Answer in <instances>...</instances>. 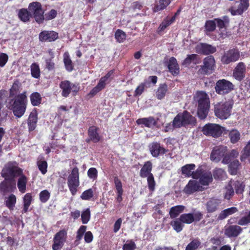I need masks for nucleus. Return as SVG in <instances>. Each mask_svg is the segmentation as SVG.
Masks as SVG:
<instances>
[{"mask_svg": "<svg viewBox=\"0 0 250 250\" xmlns=\"http://www.w3.org/2000/svg\"><path fill=\"white\" fill-rule=\"evenodd\" d=\"M197 52L201 54L208 55L213 54L216 51V48L210 44L205 43H201L196 47Z\"/></svg>", "mask_w": 250, "mask_h": 250, "instance_id": "nucleus-18", "label": "nucleus"}, {"mask_svg": "<svg viewBox=\"0 0 250 250\" xmlns=\"http://www.w3.org/2000/svg\"><path fill=\"white\" fill-rule=\"evenodd\" d=\"M22 174V170L12 163H9L2 170V176L5 180L0 184V192L3 194L11 192L16 189L14 177Z\"/></svg>", "mask_w": 250, "mask_h": 250, "instance_id": "nucleus-2", "label": "nucleus"}, {"mask_svg": "<svg viewBox=\"0 0 250 250\" xmlns=\"http://www.w3.org/2000/svg\"><path fill=\"white\" fill-rule=\"evenodd\" d=\"M18 179L17 186L19 190L21 193H24L26 190V186L27 182V178L21 174Z\"/></svg>", "mask_w": 250, "mask_h": 250, "instance_id": "nucleus-40", "label": "nucleus"}, {"mask_svg": "<svg viewBox=\"0 0 250 250\" xmlns=\"http://www.w3.org/2000/svg\"><path fill=\"white\" fill-rule=\"evenodd\" d=\"M250 224V210L248 214L241 217L238 221V224L240 226H246Z\"/></svg>", "mask_w": 250, "mask_h": 250, "instance_id": "nucleus-56", "label": "nucleus"}, {"mask_svg": "<svg viewBox=\"0 0 250 250\" xmlns=\"http://www.w3.org/2000/svg\"><path fill=\"white\" fill-rule=\"evenodd\" d=\"M238 211L237 208L232 207L225 209L220 212L218 217V220H224L229 216L232 215Z\"/></svg>", "mask_w": 250, "mask_h": 250, "instance_id": "nucleus-30", "label": "nucleus"}, {"mask_svg": "<svg viewBox=\"0 0 250 250\" xmlns=\"http://www.w3.org/2000/svg\"><path fill=\"white\" fill-rule=\"evenodd\" d=\"M77 167H74L71 173L68 177L67 184L69 190L73 195L77 191V188L79 186V171Z\"/></svg>", "mask_w": 250, "mask_h": 250, "instance_id": "nucleus-12", "label": "nucleus"}, {"mask_svg": "<svg viewBox=\"0 0 250 250\" xmlns=\"http://www.w3.org/2000/svg\"><path fill=\"white\" fill-rule=\"evenodd\" d=\"M93 195V190L92 189L90 188L83 192L81 196V197L83 200H87L92 198Z\"/></svg>", "mask_w": 250, "mask_h": 250, "instance_id": "nucleus-58", "label": "nucleus"}, {"mask_svg": "<svg viewBox=\"0 0 250 250\" xmlns=\"http://www.w3.org/2000/svg\"><path fill=\"white\" fill-rule=\"evenodd\" d=\"M30 98L31 103L33 106H38L41 103L42 98L38 92H35L32 93Z\"/></svg>", "mask_w": 250, "mask_h": 250, "instance_id": "nucleus-45", "label": "nucleus"}, {"mask_svg": "<svg viewBox=\"0 0 250 250\" xmlns=\"http://www.w3.org/2000/svg\"><path fill=\"white\" fill-rule=\"evenodd\" d=\"M242 228L238 225H230L225 229V234L229 238L236 237L242 231Z\"/></svg>", "mask_w": 250, "mask_h": 250, "instance_id": "nucleus-19", "label": "nucleus"}, {"mask_svg": "<svg viewBox=\"0 0 250 250\" xmlns=\"http://www.w3.org/2000/svg\"><path fill=\"white\" fill-rule=\"evenodd\" d=\"M123 250H135L136 245L133 240H127L126 243L123 245Z\"/></svg>", "mask_w": 250, "mask_h": 250, "instance_id": "nucleus-55", "label": "nucleus"}, {"mask_svg": "<svg viewBox=\"0 0 250 250\" xmlns=\"http://www.w3.org/2000/svg\"><path fill=\"white\" fill-rule=\"evenodd\" d=\"M194 164H187L181 167L182 174L187 177H190L192 175V170L195 168Z\"/></svg>", "mask_w": 250, "mask_h": 250, "instance_id": "nucleus-33", "label": "nucleus"}, {"mask_svg": "<svg viewBox=\"0 0 250 250\" xmlns=\"http://www.w3.org/2000/svg\"><path fill=\"white\" fill-rule=\"evenodd\" d=\"M204 188L200 185V183L195 180H190L188 184L186 186L184 191L187 194H192L193 193L203 191Z\"/></svg>", "mask_w": 250, "mask_h": 250, "instance_id": "nucleus-16", "label": "nucleus"}, {"mask_svg": "<svg viewBox=\"0 0 250 250\" xmlns=\"http://www.w3.org/2000/svg\"><path fill=\"white\" fill-rule=\"evenodd\" d=\"M152 169V164L151 161H147L145 162L143 166L140 171L139 175L142 178H146L151 174Z\"/></svg>", "mask_w": 250, "mask_h": 250, "instance_id": "nucleus-24", "label": "nucleus"}, {"mask_svg": "<svg viewBox=\"0 0 250 250\" xmlns=\"http://www.w3.org/2000/svg\"><path fill=\"white\" fill-rule=\"evenodd\" d=\"M57 15V11L54 9L51 10L49 12L45 14L44 16V20H51L53 19H54Z\"/></svg>", "mask_w": 250, "mask_h": 250, "instance_id": "nucleus-63", "label": "nucleus"}, {"mask_svg": "<svg viewBox=\"0 0 250 250\" xmlns=\"http://www.w3.org/2000/svg\"><path fill=\"white\" fill-rule=\"evenodd\" d=\"M31 73L33 77L39 78L40 77V69L39 65L36 63H33L31 65Z\"/></svg>", "mask_w": 250, "mask_h": 250, "instance_id": "nucleus-48", "label": "nucleus"}, {"mask_svg": "<svg viewBox=\"0 0 250 250\" xmlns=\"http://www.w3.org/2000/svg\"><path fill=\"white\" fill-rule=\"evenodd\" d=\"M37 165L39 170L42 174H45L47 172V163L45 160H40L37 161Z\"/></svg>", "mask_w": 250, "mask_h": 250, "instance_id": "nucleus-53", "label": "nucleus"}, {"mask_svg": "<svg viewBox=\"0 0 250 250\" xmlns=\"http://www.w3.org/2000/svg\"><path fill=\"white\" fill-rule=\"evenodd\" d=\"M90 216V210L88 208H87L81 215L83 223L86 224L89 220Z\"/></svg>", "mask_w": 250, "mask_h": 250, "instance_id": "nucleus-60", "label": "nucleus"}, {"mask_svg": "<svg viewBox=\"0 0 250 250\" xmlns=\"http://www.w3.org/2000/svg\"><path fill=\"white\" fill-rule=\"evenodd\" d=\"M172 124L173 127L175 128L186 127L189 125L194 126L197 125V120L189 112L184 110L183 112L177 114L174 118Z\"/></svg>", "mask_w": 250, "mask_h": 250, "instance_id": "nucleus-5", "label": "nucleus"}, {"mask_svg": "<svg viewBox=\"0 0 250 250\" xmlns=\"http://www.w3.org/2000/svg\"><path fill=\"white\" fill-rule=\"evenodd\" d=\"M170 225L172 227L173 229L177 232H181L184 227V224L180 217L175 218L174 220L171 221L170 223Z\"/></svg>", "mask_w": 250, "mask_h": 250, "instance_id": "nucleus-34", "label": "nucleus"}, {"mask_svg": "<svg viewBox=\"0 0 250 250\" xmlns=\"http://www.w3.org/2000/svg\"><path fill=\"white\" fill-rule=\"evenodd\" d=\"M234 85L230 82L223 79L217 81L215 86L216 92L219 95H226L234 89Z\"/></svg>", "mask_w": 250, "mask_h": 250, "instance_id": "nucleus-11", "label": "nucleus"}, {"mask_svg": "<svg viewBox=\"0 0 250 250\" xmlns=\"http://www.w3.org/2000/svg\"><path fill=\"white\" fill-rule=\"evenodd\" d=\"M214 20L216 25L219 28V30L226 28L227 24H228L229 23V19L226 16L223 17V20L220 18H215Z\"/></svg>", "mask_w": 250, "mask_h": 250, "instance_id": "nucleus-43", "label": "nucleus"}, {"mask_svg": "<svg viewBox=\"0 0 250 250\" xmlns=\"http://www.w3.org/2000/svg\"><path fill=\"white\" fill-rule=\"evenodd\" d=\"M63 62L65 68L67 71H71L73 69V63L69 58L68 52H65L63 54Z\"/></svg>", "mask_w": 250, "mask_h": 250, "instance_id": "nucleus-46", "label": "nucleus"}, {"mask_svg": "<svg viewBox=\"0 0 250 250\" xmlns=\"http://www.w3.org/2000/svg\"><path fill=\"white\" fill-rule=\"evenodd\" d=\"M179 217L184 224H190L194 222L200 221L203 218V214L200 211L195 213H183Z\"/></svg>", "mask_w": 250, "mask_h": 250, "instance_id": "nucleus-14", "label": "nucleus"}, {"mask_svg": "<svg viewBox=\"0 0 250 250\" xmlns=\"http://www.w3.org/2000/svg\"><path fill=\"white\" fill-rule=\"evenodd\" d=\"M21 84L16 80L9 89V97L5 102L6 107L11 110L15 116L21 118L24 114L27 103V92L19 94Z\"/></svg>", "mask_w": 250, "mask_h": 250, "instance_id": "nucleus-1", "label": "nucleus"}, {"mask_svg": "<svg viewBox=\"0 0 250 250\" xmlns=\"http://www.w3.org/2000/svg\"><path fill=\"white\" fill-rule=\"evenodd\" d=\"M249 6L250 0H236L228 11L232 16H240L249 9Z\"/></svg>", "mask_w": 250, "mask_h": 250, "instance_id": "nucleus-9", "label": "nucleus"}, {"mask_svg": "<svg viewBox=\"0 0 250 250\" xmlns=\"http://www.w3.org/2000/svg\"><path fill=\"white\" fill-rule=\"evenodd\" d=\"M5 204L10 210H13L16 203V196L13 194H10L8 197L5 198Z\"/></svg>", "mask_w": 250, "mask_h": 250, "instance_id": "nucleus-41", "label": "nucleus"}, {"mask_svg": "<svg viewBox=\"0 0 250 250\" xmlns=\"http://www.w3.org/2000/svg\"><path fill=\"white\" fill-rule=\"evenodd\" d=\"M58 37V33L53 31H44L39 35V39L42 42L54 41Z\"/></svg>", "mask_w": 250, "mask_h": 250, "instance_id": "nucleus-20", "label": "nucleus"}, {"mask_svg": "<svg viewBox=\"0 0 250 250\" xmlns=\"http://www.w3.org/2000/svg\"><path fill=\"white\" fill-rule=\"evenodd\" d=\"M194 101L197 103V114L201 120L207 117L210 107V100L208 95L203 91H198L194 96Z\"/></svg>", "mask_w": 250, "mask_h": 250, "instance_id": "nucleus-4", "label": "nucleus"}, {"mask_svg": "<svg viewBox=\"0 0 250 250\" xmlns=\"http://www.w3.org/2000/svg\"><path fill=\"white\" fill-rule=\"evenodd\" d=\"M216 62L214 57L212 55H208L203 59V64L197 66L196 69L198 68L197 73L198 75L205 76L208 75L213 73L216 66Z\"/></svg>", "mask_w": 250, "mask_h": 250, "instance_id": "nucleus-6", "label": "nucleus"}, {"mask_svg": "<svg viewBox=\"0 0 250 250\" xmlns=\"http://www.w3.org/2000/svg\"><path fill=\"white\" fill-rule=\"evenodd\" d=\"M167 67L169 71L174 76H177L180 73L179 66L176 59L172 57L170 58L167 62Z\"/></svg>", "mask_w": 250, "mask_h": 250, "instance_id": "nucleus-22", "label": "nucleus"}, {"mask_svg": "<svg viewBox=\"0 0 250 250\" xmlns=\"http://www.w3.org/2000/svg\"><path fill=\"white\" fill-rule=\"evenodd\" d=\"M167 91V86L166 83L161 84L156 92V97L159 100L163 99L165 96Z\"/></svg>", "mask_w": 250, "mask_h": 250, "instance_id": "nucleus-36", "label": "nucleus"}, {"mask_svg": "<svg viewBox=\"0 0 250 250\" xmlns=\"http://www.w3.org/2000/svg\"><path fill=\"white\" fill-rule=\"evenodd\" d=\"M228 135L230 142L233 144H236L240 139V133L237 129L231 130L229 131Z\"/></svg>", "mask_w": 250, "mask_h": 250, "instance_id": "nucleus-37", "label": "nucleus"}, {"mask_svg": "<svg viewBox=\"0 0 250 250\" xmlns=\"http://www.w3.org/2000/svg\"><path fill=\"white\" fill-rule=\"evenodd\" d=\"M28 9L29 11L26 9H21L19 11L18 16L21 21L27 22L29 21L30 18L33 16L38 23H41L43 22L44 11L40 2H33L30 3Z\"/></svg>", "mask_w": 250, "mask_h": 250, "instance_id": "nucleus-3", "label": "nucleus"}, {"mask_svg": "<svg viewBox=\"0 0 250 250\" xmlns=\"http://www.w3.org/2000/svg\"><path fill=\"white\" fill-rule=\"evenodd\" d=\"M149 150L151 155L155 158H157L160 155H163L167 153L169 150L165 148L159 142H153L149 144Z\"/></svg>", "mask_w": 250, "mask_h": 250, "instance_id": "nucleus-13", "label": "nucleus"}, {"mask_svg": "<svg viewBox=\"0 0 250 250\" xmlns=\"http://www.w3.org/2000/svg\"><path fill=\"white\" fill-rule=\"evenodd\" d=\"M171 2V0H160L159 3L156 4L153 8L154 12H158L165 9Z\"/></svg>", "mask_w": 250, "mask_h": 250, "instance_id": "nucleus-39", "label": "nucleus"}, {"mask_svg": "<svg viewBox=\"0 0 250 250\" xmlns=\"http://www.w3.org/2000/svg\"><path fill=\"white\" fill-rule=\"evenodd\" d=\"M225 131L226 129L225 127L213 124H207L203 128V132L204 134L211 136L215 138L220 136L223 132L227 134Z\"/></svg>", "mask_w": 250, "mask_h": 250, "instance_id": "nucleus-10", "label": "nucleus"}, {"mask_svg": "<svg viewBox=\"0 0 250 250\" xmlns=\"http://www.w3.org/2000/svg\"><path fill=\"white\" fill-rule=\"evenodd\" d=\"M86 226H81V227L79 228V229L77 231V236H76L77 240H78V241L80 240L82 238L84 232L86 231Z\"/></svg>", "mask_w": 250, "mask_h": 250, "instance_id": "nucleus-64", "label": "nucleus"}, {"mask_svg": "<svg viewBox=\"0 0 250 250\" xmlns=\"http://www.w3.org/2000/svg\"><path fill=\"white\" fill-rule=\"evenodd\" d=\"M240 163L238 160H234L229 165V172L232 175H235L237 174L239 170Z\"/></svg>", "mask_w": 250, "mask_h": 250, "instance_id": "nucleus-38", "label": "nucleus"}, {"mask_svg": "<svg viewBox=\"0 0 250 250\" xmlns=\"http://www.w3.org/2000/svg\"><path fill=\"white\" fill-rule=\"evenodd\" d=\"M66 236V232L64 230H62L57 232L55 237L56 238H57L58 240L62 241L64 243L65 241Z\"/></svg>", "mask_w": 250, "mask_h": 250, "instance_id": "nucleus-61", "label": "nucleus"}, {"mask_svg": "<svg viewBox=\"0 0 250 250\" xmlns=\"http://www.w3.org/2000/svg\"><path fill=\"white\" fill-rule=\"evenodd\" d=\"M212 175L211 172L205 171L199 179V183L203 186H208L212 181Z\"/></svg>", "mask_w": 250, "mask_h": 250, "instance_id": "nucleus-35", "label": "nucleus"}, {"mask_svg": "<svg viewBox=\"0 0 250 250\" xmlns=\"http://www.w3.org/2000/svg\"><path fill=\"white\" fill-rule=\"evenodd\" d=\"M220 203V200L214 198H210L206 203L208 212L212 213L215 211Z\"/></svg>", "mask_w": 250, "mask_h": 250, "instance_id": "nucleus-25", "label": "nucleus"}, {"mask_svg": "<svg viewBox=\"0 0 250 250\" xmlns=\"http://www.w3.org/2000/svg\"><path fill=\"white\" fill-rule=\"evenodd\" d=\"M174 21V18H169L167 17L160 24L157 29V33L160 34L168 26L171 25Z\"/></svg>", "mask_w": 250, "mask_h": 250, "instance_id": "nucleus-31", "label": "nucleus"}, {"mask_svg": "<svg viewBox=\"0 0 250 250\" xmlns=\"http://www.w3.org/2000/svg\"><path fill=\"white\" fill-rule=\"evenodd\" d=\"M246 65L243 62H239L233 72V77L239 81H242L245 76Z\"/></svg>", "mask_w": 250, "mask_h": 250, "instance_id": "nucleus-17", "label": "nucleus"}, {"mask_svg": "<svg viewBox=\"0 0 250 250\" xmlns=\"http://www.w3.org/2000/svg\"><path fill=\"white\" fill-rule=\"evenodd\" d=\"M201 246V242L198 238L193 239L187 246L185 250H197Z\"/></svg>", "mask_w": 250, "mask_h": 250, "instance_id": "nucleus-42", "label": "nucleus"}, {"mask_svg": "<svg viewBox=\"0 0 250 250\" xmlns=\"http://www.w3.org/2000/svg\"><path fill=\"white\" fill-rule=\"evenodd\" d=\"M200 62V58L197 54H192L188 55L187 57L184 59L182 63V65L188 66L191 63L197 64Z\"/></svg>", "mask_w": 250, "mask_h": 250, "instance_id": "nucleus-27", "label": "nucleus"}, {"mask_svg": "<svg viewBox=\"0 0 250 250\" xmlns=\"http://www.w3.org/2000/svg\"><path fill=\"white\" fill-rule=\"evenodd\" d=\"M136 123L138 125H144L146 127L151 128L156 125L157 121L153 117L149 116L137 119Z\"/></svg>", "mask_w": 250, "mask_h": 250, "instance_id": "nucleus-21", "label": "nucleus"}, {"mask_svg": "<svg viewBox=\"0 0 250 250\" xmlns=\"http://www.w3.org/2000/svg\"><path fill=\"white\" fill-rule=\"evenodd\" d=\"M205 171L203 168L199 167L195 171H192L191 177L194 179H200Z\"/></svg>", "mask_w": 250, "mask_h": 250, "instance_id": "nucleus-59", "label": "nucleus"}, {"mask_svg": "<svg viewBox=\"0 0 250 250\" xmlns=\"http://www.w3.org/2000/svg\"><path fill=\"white\" fill-rule=\"evenodd\" d=\"M50 194L47 190H44L40 193V199L42 203L46 202L49 199Z\"/></svg>", "mask_w": 250, "mask_h": 250, "instance_id": "nucleus-57", "label": "nucleus"}, {"mask_svg": "<svg viewBox=\"0 0 250 250\" xmlns=\"http://www.w3.org/2000/svg\"><path fill=\"white\" fill-rule=\"evenodd\" d=\"M107 83H108L101 77L97 85L95 86V94L104 89Z\"/></svg>", "mask_w": 250, "mask_h": 250, "instance_id": "nucleus-52", "label": "nucleus"}, {"mask_svg": "<svg viewBox=\"0 0 250 250\" xmlns=\"http://www.w3.org/2000/svg\"><path fill=\"white\" fill-rule=\"evenodd\" d=\"M147 182L148 189L150 191H154L155 189L156 182L154 180V177L153 174H151L147 176Z\"/></svg>", "mask_w": 250, "mask_h": 250, "instance_id": "nucleus-51", "label": "nucleus"}, {"mask_svg": "<svg viewBox=\"0 0 250 250\" xmlns=\"http://www.w3.org/2000/svg\"><path fill=\"white\" fill-rule=\"evenodd\" d=\"M32 200V197L31 193H26L23 197V208L22 210V213H26L28 210V208L30 206Z\"/></svg>", "mask_w": 250, "mask_h": 250, "instance_id": "nucleus-44", "label": "nucleus"}, {"mask_svg": "<svg viewBox=\"0 0 250 250\" xmlns=\"http://www.w3.org/2000/svg\"><path fill=\"white\" fill-rule=\"evenodd\" d=\"M240 57V51L237 48H229L224 52L220 61L223 64H229L239 60Z\"/></svg>", "mask_w": 250, "mask_h": 250, "instance_id": "nucleus-8", "label": "nucleus"}, {"mask_svg": "<svg viewBox=\"0 0 250 250\" xmlns=\"http://www.w3.org/2000/svg\"><path fill=\"white\" fill-rule=\"evenodd\" d=\"M185 208L183 205H177L170 208L169 215L171 218H176L180 213L183 212Z\"/></svg>", "mask_w": 250, "mask_h": 250, "instance_id": "nucleus-29", "label": "nucleus"}, {"mask_svg": "<svg viewBox=\"0 0 250 250\" xmlns=\"http://www.w3.org/2000/svg\"><path fill=\"white\" fill-rule=\"evenodd\" d=\"M64 243L62 241L59 240L57 238L55 237L54 238V244L52 246V249L53 250H58L61 249Z\"/></svg>", "mask_w": 250, "mask_h": 250, "instance_id": "nucleus-62", "label": "nucleus"}, {"mask_svg": "<svg viewBox=\"0 0 250 250\" xmlns=\"http://www.w3.org/2000/svg\"><path fill=\"white\" fill-rule=\"evenodd\" d=\"M235 192L237 194H242L245 187V185L243 182L236 181L233 184Z\"/></svg>", "mask_w": 250, "mask_h": 250, "instance_id": "nucleus-49", "label": "nucleus"}, {"mask_svg": "<svg viewBox=\"0 0 250 250\" xmlns=\"http://www.w3.org/2000/svg\"><path fill=\"white\" fill-rule=\"evenodd\" d=\"M225 175V171L222 168H216L213 171V175L215 179H222Z\"/></svg>", "mask_w": 250, "mask_h": 250, "instance_id": "nucleus-54", "label": "nucleus"}, {"mask_svg": "<svg viewBox=\"0 0 250 250\" xmlns=\"http://www.w3.org/2000/svg\"><path fill=\"white\" fill-rule=\"evenodd\" d=\"M114 181L117 194L116 200L118 202L121 203L123 200L122 195L124 191L122 183L120 179L117 176L114 177Z\"/></svg>", "mask_w": 250, "mask_h": 250, "instance_id": "nucleus-26", "label": "nucleus"}, {"mask_svg": "<svg viewBox=\"0 0 250 250\" xmlns=\"http://www.w3.org/2000/svg\"><path fill=\"white\" fill-rule=\"evenodd\" d=\"M239 155V152L236 149H232L229 151L227 150L225 155L222 160V163L224 164H229L231 161L237 158Z\"/></svg>", "mask_w": 250, "mask_h": 250, "instance_id": "nucleus-23", "label": "nucleus"}, {"mask_svg": "<svg viewBox=\"0 0 250 250\" xmlns=\"http://www.w3.org/2000/svg\"><path fill=\"white\" fill-rule=\"evenodd\" d=\"M216 27V22L214 19L212 20H208L206 21L205 28L207 32H213Z\"/></svg>", "mask_w": 250, "mask_h": 250, "instance_id": "nucleus-47", "label": "nucleus"}, {"mask_svg": "<svg viewBox=\"0 0 250 250\" xmlns=\"http://www.w3.org/2000/svg\"><path fill=\"white\" fill-rule=\"evenodd\" d=\"M37 112L36 110H33L30 114L28 119V125L30 131L34 130L37 122Z\"/></svg>", "mask_w": 250, "mask_h": 250, "instance_id": "nucleus-28", "label": "nucleus"}, {"mask_svg": "<svg viewBox=\"0 0 250 250\" xmlns=\"http://www.w3.org/2000/svg\"><path fill=\"white\" fill-rule=\"evenodd\" d=\"M227 150L226 146H219L214 147L210 154L211 160L216 162H219L222 158H223Z\"/></svg>", "mask_w": 250, "mask_h": 250, "instance_id": "nucleus-15", "label": "nucleus"}, {"mask_svg": "<svg viewBox=\"0 0 250 250\" xmlns=\"http://www.w3.org/2000/svg\"><path fill=\"white\" fill-rule=\"evenodd\" d=\"M60 87L62 90V96L67 97L71 92V83L68 81L62 82L60 84Z\"/></svg>", "mask_w": 250, "mask_h": 250, "instance_id": "nucleus-32", "label": "nucleus"}, {"mask_svg": "<svg viewBox=\"0 0 250 250\" xmlns=\"http://www.w3.org/2000/svg\"><path fill=\"white\" fill-rule=\"evenodd\" d=\"M115 38L119 42H123L125 40L126 34L123 30L117 29L115 33Z\"/></svg>", "mask_w": 250, "mask_h": 250, "instance_id": "nucleus-50", "label": "nucleus"}, {"mask_svg": "<svg viewBox=\"0 0 250 250\" xmlns=\"http://www.w3.org/2000/svg\"><path fill=\"white\" fill-rule=\"evenodd\" d=\"M232 106L233 104L230 102L218 103L214 105L215 116L222 120L227 119L231 114Z\"/></svg>", "mask_w": 250, "mask_h": 250, "instance_id": "nucleus-7", "label": "nucleus"}]
</instances>
